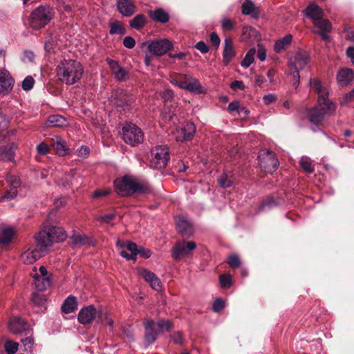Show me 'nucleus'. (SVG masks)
I'll return each instance as SVG.
<instances>
[{
	"instance_id": "nucleus-34",
	"label": "nucleus",
	"mask_w": 354,
	"mask_h": 354,
	"mask_svg": "<svg viewBox=\"0 0 354 354\" xmlns=\"http://www.w3.org/2000/svg\"><path fill=\"white\" fill-rule=\"evenodd\" d=\"M257 38L258 35L256 29L251 26L243 27L241 35L242 41L247 43H252L254 40L257 39Z\"/></svg>"
},
{
	"instance_id": "nucleus-5",
	"label": "nucleus",
	"mask_w": 354,
	"mask_h": 354,
	"mask_svg": "<svg viewBox=\"0 0 354 354\" xmlns=\"http://www.w3.org/2000/svg\"><path fill=\"white\" fill-rule=\"evenodd\" d=\"M310 60L308 53L302 50L297 51L292 54L289 59L288 68L292 76V84L295 88L299 84V71L303 70L308 64Z\"/></svg>"
},
{
	"instance_id": "nucleus-26",
	"label": "nucleus",
	"mask_w": 354,
	"mask_h": 354,
	"mask_svg": "<svg viewBox=\"0 0 354 354\" xmlns=\"http://www.w3.org/2000/svg\"><path fill=\"white\" fill-rule=\"evenodd\" d=\"M8 327L10 330L15 334L24 332L25 335H27L29 333L26 328V323L20 317H13L11 319L9 322Z\"/></svg>"
},
{
	"instance_id": "nucleus-13",
	"label": "nucleus",
	"mask_w": 354,
	"mask_h": 354,
	"mask_svg": "<svg viewBox=\"0 0 354 354\" xmlns=\"http://www.w3.org/2000/svg\"><path fill=\"white\" fill-rule=\"evenodd\" d=\"M196 132V127L192 122H185L179 128L172 131L176 141L183 142L191 140Z\"/></svg>"
},
{
	"instance_id": "nucleus-53",
	"label": "nucleus",
	"mask_w": 354,
	"mask_h": 354,
	"mask_svg": "<svg viewBox=\"0 0 354 354\" xmlns=\"http://www.w3.org/2000/svg\"><path fill=\"white\" fill-rule=\"evenodd\" d=\"M225 307V301L221 298L216 299L213 303L212 309L214 312L218 313Z\"/></svg>"
},
{
	"instance_id": "nucleus-17",
	"label": "nucleus",
	"mask_w": 354,
	"mask_h": 354,
	"mask_svg": "<svg viewBox=\"0 0 354 354\" xmlns=\"http://www.w3.org/2000/svg\"><path fill=\"white\" fill-rule=\"evenodd\" d=\"M15 80L10 72L4 68H0V95H6L13 88Z\"/></svg>"
},
{
	"instance_id": "nucleus-35",
	"label": "nucleus",
	"mask_w": 354,
	"mask_h": 354,
	"mask_svg": "<svg viewBox=\"0 0 354 354\" xmlns=\"http://www.w3.org/2000/svg\"><path fill=\"white\" fill-rule=\"evenodd\" d=\"M47 125L49 127H64L68 125L65 118L59 115H50L47 120Z\"/></svg>"
},
{
	"instance_id": "nucleus-44",
	"label": "nucleus",
	"mask_w": 354,
	"mask_h": 354,
	"mask_svg": "<svg viewBox=\"0 0 354 354\" xmlns=\"http://www.w3.org/2000/svg\"><path fill=\"white\" fill-rule=\"evenodd\" d=\"M19 344L8 340L5 344V351L7 354H15L18 350Z\"/></svg>"
},
{
	"instance_id": "nucleus-51",
	"label": "nucleus",
	"mask_w": 354,
	"mask_h": 354,
	"mask_svg": "<svg viewBox=\"0 0 354 354\" xmlns=\"http://www.w3.org/2000/svg\"><path fill=\"white\" fill-rule=\"evenodd\" d=\"M300 165L302 169L308 173H312L314 170L310 161L308 158H303L300 160Z\"/></svg>"
},
{
	"instance_id": "nucleus-14",
	"label": "nucleus",
	"mask_w": 354,
	"mask_h": 354,
	"mask_svg": "<svg viewBox=\"0 0 354 354\" xmlns=\"http://www.w3.org/2000/svg\"><path fill=\"white\" fill-rule=\"evenodd\" d=\"M144 44H147L150 53L158 56L165 54L172 48V43L167 39H157Z\"/></svg>"
},
{
	"instance_id": "nucleus-57",
	"label": "nucleus",
	"mask_w": 354,
	"mask_h": 354,
	"mask_svg": "<svg viewBox=\"0 0 354 354\" xmlns=\"http://www.w3.org/2000/svg\"><path fill=\"white\" fill-rule=\"evenodd\" d=\"M195 48L201 53H207L209 51V47L203 41H200L195 44Z\"/></svg>"
},
{
	"instance_id": "nucleus-39",
	"label": "nucleus",
	"mask_w": 354,
	"mask_h": 354,
	"mask_svg": "<svg viewBox=\"0 0 354 354\" xmlns=\"http://www.w3.org/2000/svg\"><path fill=\"white\" fill-rule=\"evenodd\" d=\"M255 55H256L255 48H252L250 49L247 52L243 59L241 61V65L245 68H248L254 62Z\"/></svg>"
},
{
	"instance_id": "nucleus-54",
	"label": "nucleus",
	"mask_w": 354,
	"mask_h": 354,
	"mask_svg": "<svg viewBox=\"0 0 354 354\" xmlns=\"http://www.w3.org/2000/svg\"><path fill=\"white\" fill-rule=\"evenodd\" d=\"M218 184L222 187H229L232 185V180L225 174H223L218 179Z\"/></svg>"
},
{
	"instance_id": "nucleus-33",
	"label": "nucleus",
	"mask_w": 354,
	"mask_h": 354,
	"mask_svg": "<svg viewBox=\"0 0 354 354\" xmlns=\"http://www.w3.org/2000/svg\"><path fill=\"white\" fill-rule=\"evenodd\" d=\"M77 308V301L75 297L68 296L62 305V310L64 313L68 314L74 312Z\"/></svg>"
},
{
	"instance_id": "nucleus-27",
	"label": "nucleus",
	"mask_w": 354,
	"mask_h": 354,
	"mask_svg": "<svg viewBox=\"0 0 354 354\" xmlns=\"http://www.w3.org/2000/svg\"><path fill=\"white\" fill-rule=\"evenodd\" d=\"M234 56L235 50L234 49L233 40L231 37H226L223 52V62L224 65L227 66Z\"/></svg>"
},
{
	"instance_id": "nucleus-25",
	"label": "nucleus",
	"mask_w": 354,
	"mask_h": 354,
	"mask_svg": "<svg viewBox=\"0 0 354 354\" xmlns=\"http://www.w3.org/2000/svg\"><path fill=\"white\" fill-rule=\"evenodd\" d=\"M118 11L124 17H130L136 12V6L133 0H118Z\"/></svg>"
},
{
	"instance_id": "nucleus-56",
	"label": "nucleus",
	"mask_w": 354,
	"mask_h": 354,
	"mask_svg": "<svg viewBox=\"0 0 354 354\" xmlns=\"http://www.w3.org/2000/svg\"><path fill=\"white\" fill-rule=\"evenodd\" d=\"M37 151L40 155H46L49 152L48 145L44 142H40L36 147Z\"/></svg>"
},
{
	"instance_id": "nucleus-16",
	"label": "nucleus",
	"mask_w": 354,
	"mask_h": 354,
	"mask_svg": "<svg viewBox=\"0 0 354 354\" xmlns=\"http://www.w3.org/2000/svg\"><path fill=\"white\" fill-rule=\"evenodd\" d=\"M138 274L149 284L153 290L158 292L162 290L160 279L154 272L142 268L138 270Z\"/></svg>"
},
{
	"instance_id": "nucleus-22",
	"label": "nucleus",
	"mask_w": 354,
	"mask_h": 354,
	"mask_svg": "<svg viewBox=\"0 0 354 354\" xmlns=\"http://www.w3.org/2000/svg\"><path fill=\"white\" fill-rule=\"evenodd\" d=\"M176 228L181 236L189 237L194 233L192 223L183 216H178L176 219Z\"/></svg>"
},
{
	"instance_id": "nucleus-40",
	"label": "nucleus",
	"mask_w": 354,
	"mask_h": 354,
	"mask_svg": "<svg viewBox=\"0 0 354 354\" xmlns=\"http://www.w3.org/2000/svg\"><path fill=\"white\" fill-rule=\"evenodd\" d=\"M71 239L75 245H84L86 243L93 245L91 241L84 234H74L71 236Z\"/></svg>"
},
{
	"instance_id": "nucleus-58",
	"label": "nucleus",
	"mask_w": 354,
	"mask_h": 354,
	"mask_svg": "<svg viewBox=\"0 0 354 354\" xmlns=\"http://www.w3.org/2000/svg\"><path fill=\"white\" fill-rule=\"evenodd\" d=\"M89 148L86 146L82 145L77 150V155L82 158H86L89 154Z\"/></svg>"
},
{
	"instance_id": "nucleus-50",
	"label": "nucleus",
	"mask_w": 354,
	"mask_h": 354,
	"mask_svg": "<svg viewBox=\"0 0 354 354\" xmlns=\"http://www.w3.org/2000/svg\"><path fill=\"white\" fill-rule=\"evenodd\" d=\"M170 338L176 344L183 345L185 342L183 335L180 331L174 332L170 335Z\"/></svg>"
},
{
	"instance_id": "nucleus-19",
	"label": "nucleus",
	"mask_w": 354,
	"mask_h": 354,
	"mask_svg": "<svg viewBox=\"0 0 354 354\" xmlns=\"http://www.w3.org/2000/svg\"><path fill=\"white\" fill-rule=\"evenodd\" d=\"M106 62L117 81L123 82L129 78V72L124 67L121 66L117 61L106 58Z\"/></svg>"
},
{
	"instance_id": "nucleus-7",
	"label": "nucleus",
	"mask_w": 354,
	"mask_h": 354,
	"mask_svg": "<svg viewBox=\"0 0 354 354\" xmlns=\"http://www.w3.org/2000/svg\"><path fill=\"white\" fill-rule=\"evenodd\" d=\"M169 159V147L167 145L156 146L151 150L149 166L153 169H163L166 167Z\"/></svg>"
},
{
	"instance_id": "nucleus-38",
	"label": "nucleus",
	"mask_w": 354,
	"mask_h": 354,
	"mask_svg": "<svg viewBox=\"0 0 354 354\" xmlns=\"http://www.w3.org/2000/svg\"><path fill=\"white\" fill-rule=\"evenodd\" d=\"M146 22V17L143 14H139L129 21V26L131 28L138 30L145 26Z\"/></svg>"
},
{
	"instance_id": "nucleus-36",
	"label": "nucleus",
	"mask_w": 354,
	"mask_h": 354,
	"mask_svg": "<svg viewBox=\"0 0 354 354\" xmlns=\"http://www.w3.org/2000/svg\"><path fill=\"white\" fill-rule=\"evenodd\" d=\"M279 165V161L275 153L267 150V172H273Z\"/></svg>"
},
{
	"instance_id": "nucleus-45",
	"label": "nucleus",
	"mask_w": 354,
	"mask_h": 354,
	"mask_svg": "<svg viewBox=\"0 0 354 354\" xmlns=\"http://www.w3.org/2000/svg\"><path fill=\"white\" fill-rule=\"evenodd\" d=\"M35 80L30 75L26 76L22 82L21 87L24 91H28L33 88Z\"/></svg>"
},
{
	"instance_id": "nucleus-61",
	"label": "nucleus",
	"mask_w": 354,
	"mask_h": 354,
	"mask_svg": "<svg viewBox=\"0 0 354 354\" xmlns=\"http://www.w3.org/2000/svg\"><path fill=\"white\" fill-rule=\"evenodd\" d=\"M210 41L213 46L218 48L220 45L221 39L218 35L216 32H213L210 34Z\"/></svg>"
},
{
	"instance_id": "nucleus-49",
	"label": "nucleus",
	"mask_w": 354,
	"mask_h": 354,
	"mask_svg": "<svg viewBox=\"0 0 354 354\" xmlns=\"http://www.w3.org/2000/svg\"><path fill=\"white\" fill-rule=\"evenodd\" d=\"M35 54L31 50H24L22 53L21 59L24 63H31L35 59Z\"/></svg>"
},
{
	"instance_id": "nucleus-21",
	"label": "nucleus",
	"mask_w": 354,
	"mask_h": 354,
	"mask_svg": "<svg viewBox=\"0 0 354 354\" xmlns=\"http://www.w3.org/2000/svg\"><path fill=\"white\" fill-rule=\"evenodd\" d=\"M145 340L147 345L155 342L158 337V331L156 328V322L152 319H148L145 322Z\"/></svg>"
},
{
	"instance_id": "nucleus-18",
	"label": "nucleus",
	"mask_w": 354,
	"mask_h": 354,
	"mask_svg": "<svg viewBox=\"0 0 354 354\" xmlns=\"http://www.w3.org/2000/svg\"><path fill=\"white\" fill-rule=\"evenodd\" d=\"M8 189L3 196V198L11 200L17 194V188L21 185L19 176L13 174H8L6 178Z\"/></svg>"
},
{
	"instance_id": "nucleus-48",
	"label": "nucleus",
	"mask_w": 354,
	"mask_h": 354,
	"mask_svg": "<svg viewBox=\"0 0 354 354\" xmlns=\"http://www.w3.org/2000/svg\"><path fill=\"white\" fill-rule=\"evenodd\" d=\"M221 286L224 288H230L232 285V277L229 274H221L219 277Z\"/></svg>"
},
{
	"instance_id": "nucleus-29",
	"label": "nucleus",
	"mask_w": 354,
	"mask_h": 354,
	"mask_svg": "<svg viewBox=\"0 0 354 354\" xmlns=\"http://www.w3.org/2000/svg\"><path fill=\"white\" fill-rule=\"evenodd\" d=\"M138 248L135 243L127 241L125 250H121L120 254L127 260H135L138 254Z\"/></svg>"
},
{
	"instance_id": "nucleus-6",
	"label": "nucleus",
	"mask_w": 354,
	"mask_h": 354,
	"mask_svg": "<svg viewBox=\"0 0 354 354\" xmlns=\"http://www.w3.org/2000/svg\"><path fill=\"white\" fill-rule=\"evenodd\" d=\"M53 9L48 5H42L33 10L30 15V26L39 30L44 27L53 18Z\"/></svg>"
},
{
	"instance_id": "nucleus-63",
	"label": "nucleus",
	"mask_w": 354,
	"mask_h": 354,
	"mask_svg": "<svg viewBox=\"0 0 354 354\" xmlns=\"http://www.w3.org/2000/svg\"><path fill=\"white\" fill-rule=\"evenodd\" d=\"M331 26H332L330 25L328 30H325L322 28H317L319 29V30H317V32L319 33L322 36V37L324 40H328L329 38L328 33L330 31Z\"/></svg>"
},
{
	"instance_id": "nucleus-24",
	"label": "nucleus",
	"mask_w": 354,
	"mask_h": 354,
	"mask_svg": "<svg viewBox=\"0 0 354 354\" xmlns=\"http://www.w3.org/2000/svg\"><path fill=\"white\" fill-rule=\"evenodd\" d=\"M354 80V72L351 68H341L337 75V80L339 85L346 86L351 84Z\"/></svg>"
},
{
	"instance_id": "nucleus-60",
	"label": "nucleus",
	"mask_w": 354,
	"mask_h": 354,
	"mask_svg": "<svg viewBox=\"0 0 354 354\" xmlns=\"http://www.w3.org/2000/svg\"><path fill=\"white\" fill-rule=\"evenodd\" d=\"M115 217V213H109L104 215L101 216L99 218V220L101 222L105 223H110L111 221Z\"/></svg>"
},
{
	"instance_id": "nucleus-23",
	"label": "nucleus",
	"mask_w": 354,
	"mask_h": 354,
	"mask_svg": "<svg viewBox=\"0 0 354 354\" xmlns=\"http://www.w3.org/2000/svg\"><path fill=\"white\" fill-rule=\"evenodd\" d=\"M97 316L96 309L93 306L82 308L78 313V320L81 324L91 323Z\"/></svg>"
},
{
	"instance_id": "nucleus-32",
	"label": "nucleus",
	"mask_w": 354,
	"mask_h": 354,
	"mask_svg": "<svg viewBox=\"0 0 354 354\" xmlns=\"http://www.w3.org/2000/svg\"><path fill=\"white\" fill-rule=\"evenodd\" d=\"M13 229L5 224H0V243L6 244L11 241L13 237Z\"/></svg>"
},
{
	"instance_id": "nucleus-59",
	"label": "nucleus",
	"mask_w": 354,
	"mask_h": 354,
	"mask_svg": "<svg viewBox=\"0 0 354 354\" xmlns=\"http://www.w3.org/2000/svg\"><path fill=\"white\" fill-rule=\"evenodd\" d=\"M230 86L234 91H236V90L243 91L245 89V85H244L243 82L242 81H239V80L232 82L230 84Z\"/></svg>"
},
{
	"instance_id": "nucleus-9",
	"label": "nucleus",
	"mask_w": 354,
	"mask_h": 354,
	"mask_svg": "<svg viewBox=\"0 0 354 354\" xmlns=\"http://www.w3.org/2000/svg\"><path fill=\"white\" fill-rule=\"evenodd\" d=\"M123 140L132 146L143 141L144 135L141 129L133 124H127L122 128Z\"/></svg>"
},
{
	"instance_id": "nucleus-37",
	"label": "nucleus",
	"mask_w": 354,
	"mask_h": 354,
	"mask_svg": "<svg viewBox=\"0 0 354 354\" xmlns=\"http://www.w3.org/2000/svg\"><path fill=\"white\" fill-rule=\"evenodd\" d=\"M53 147L59 156H65L68 151L65 141L59 136L55 137Z\"/></svg>"
},
{
	"instance_id": "nucleus-47",
	"label": "nucleus",
	"mask_w": 354,
	"mask_h": 354,
	"mask_svg": "<svg viewBox=\"0 0 354 354\" xmlns=\"http://www.w3.org/2000/svg\"><path fill=\"white\" fill-rule=\"evenodd\" d=\"M75 173V171L74 169H72L69 175L64 178H62L60 180L59 185H61L64 189H68L72 185V182L70 179V177H74Z\"/></svg>"
},
{
	"instance_id": "nucleus-64",
	"label": "nucleus",
	"mask_w": 354,
	"mask_h": 354,
	"mask_svg": "<svg viewBox=\"0 0 354 354\" xmlns=\"http://www.w3.org/2000/svg\"><path fill=\"white\" fill-rule=\"evenodd\" d=\"M21 342L26 348H30L33 344V338L31 336H29L21 339Z\"/></svg>"
},
{
	"instance_id": "nucleus-28",
	"label": "nucleus",
	"mask_w": 354,
	"mask_h": 354,
	"mask_svg": "<svg viewBox=\"0 0 354 354\" xmlns=\"http://www.w3.org/2000/svg\"><path fill=\"white\" fill-rule=\"evenodd\" d=\"M149 17L156 22L167 23L169 19V14L162 8H156L149 11Z\"/></svg>"
},
{
	"instance_id": "nucleus-3",
	"label": "nucleus",
	"mask_w": 354,
	"mask_h": 354,
	"mask_svg": "<svg viewBox=\"0 0 354 354\" xmlns=\"http://www.w3.org/2000/svg\"><path fill=\"white\" fill-rule=\"evenodd\" d=\"M115 192L120 196H129L134 194H149L153 191L151 186L147 182H138L130 176H124L114 181Z\"/></svg>"
},
{
	"instance_id": "nucleus-4",
	"label": "nucleus",
	"mask_w": 354,
	"mask_h": 354,
	"mask_svg": "<svg viewBox=\"0 0 354 354\" xmlns=\"http://www.w3.org/2000/svg\"><path fill=\"white\" fill-rule=\"evenodd\" d=\"M59 80L67 85H73L82 77L84 69L77 60L68 59L61 62L57 68Z\"/></svg>"
},
{
	"instance_id": "nucleus-43",
	"label": "nucleus",
	"mask_w": 354,
	"mask_h": 354,
	"mask_svg": "<svg viewBox=\"0 0 354 354\" xmlns=\"http://www.w3.org/2000/svg\"><path fill=\"white\" fill-rule=\"evenodd\" d=\"M109 33L111 35H123L125 33V28L119 22L115 21L110 25Z\"/></svg>"
},
{
	"instance_id": "nucleus-52",
	"label": "nucleus",
	"mask_w": 354,
	"mask_h": 354,
	"mask_svg": "<svg viewBox=\"0 0 354 354\" xmlns=\"http://www.w3.org/2000/svg\"><path fill=\"white\" fill-rule=\"evenodd\" d=\"M221 23V27L224 31H230L234 28V24L229 19H223Z\"/></svg>"
},
{
	"instance_id": "nucleus-41",
	"label": "nucleus",
	"mask_w": 354,
	"mask_h": 354,
	"mask_svg": "<svg viewBox=\"0 0 354 354\" xmlns=\"http://www.w3.org/2000/svg\"><path fill=\"white\" fill-rule=\"evenodd\" d=\"M99 321L110 327L112 330L113 328V320L111 317L110 315L106 311H102L99 315Z\"/></svg>"
},
{
	"instance_id": "nucleus-10",
	"label": "nucleus",
	"mask_w": 354,
	"mask_h": 354,
	"mask_svg": "<svg viewBox=\"0 0 354 354\" xmlns=\"http://www.w3.org/2000/svg\"><path fill=\"white\" fill-rule=\"evenodd\" d=\"M131 97L123 89L115 91L109 97L110 103L115 106L118 111L129 110L131 106Z\"/></svg>"
},
{
	"instance_id": "nucleus-42",
	"label": "nucleus",
	"mask_w": 354,
	"mask_h": 354,
	"mask_svg": "<svg viewBox=\"0 0 354 354\" xmlns=\"http://www.w3.org/2000/svg\"><path fill=\"white\" fill-rule=\"evenodd\" d=\"M173 327L172 323L169 320L160 319L156 322V328L160 332L167 331Z\"/></svg>"
},
{
	"instance_id": "nucleus-8",
	"label": "nucleus",
	"mask_w": 354,
	"mask_h": 354,
	"mask_svg": "<svg viewBox=\"0 0 354 354\" xmlns=\"http://www.w3.org/2000/svg\"><path fill=\"white\" fill-rule=\"evenodd\" d=\"M305 15L311 19L314 26L316 28H322L328 30L330 26V22L323 18L324 10L317 4L310 3L304 10Z\"/></svg>"
},
{
	"instance_id": "nucleus-2",
	"label": "nucleus",
	"mask_w": 354,
	"mask_h": 354,
	"mask_svg": "<svg viewBox=\"0 0 354 354\" xmlns=\"http://www.w3.org/2000/svg\"><path fill=\"white\" fill-rule=\"evenodd\" d=\"M310 88L318 94L317 105L306 110V115L310 123L319 125L326 115H332L336 110V105L328 98V89L317 80H310Z\"/></svg>"
},
{
	"instance_id": "nucleus-31",
	"label": "nucleus",
	"mask_w": 354,
	"mask_h": 354,
	"mask_svg": "<svg viewBox=\"0 0 354 354\" xmlns=\"http://www.w3.org/2000/svg\"><path fill=\"white\" fill-rule=\"evenodd\" d=\"M292 36L291 34H288L286 36L277 39L274 46V50L277 53H280L286 49L292 43Z\"/></svg>"
},
{
	"instance_id": "nucleus-11",
	"label": "nucleus",
	"mask_w": 354,
	"mask_h": 354,
	"mask_svg": "<svg viewBox=\"0 0 354 354\" xmlns=\"http://www.w3.org/2000/svg\"><path fill=\"white\" fill-rule=\"evenodd\" d=\"M30 274L33 279L35 287L38 291H43L50 286V279L44 266H40L39 270L34 267Z\"/></svg>"
},
{
	"instance_id": "nucleus-55",
	"label": "nucleus",
	"mask_w": 354,
	"mask_h": 354,
	"mask_svg": "<svg viewBox=\"0 0 354 354\" xmlns=\"http://www.w3.org/2000/svg\"><path fill=\"white\" fill-rule=\"evenodd\" d=\"M123 45L129 49H132L136 45L135 39L131 36H127L123 39Z\"/></svg>"
},
{
	"instance_id": "nucleus-1",
	"label": "nucleus",
	"mask_w": 354,
	"mask_h": 354,
	"mask_svg": "<svg viewBox=\"0 0 354 354\" xmlns=\"http://www.w3.org/2000/svg\"><path fill=\"white\" fill-rule=\"evenodd\" d=\"M66 237V233L62 227L55 226L44 227L35 237L36 245L29 248L21 254V261L25 264L35 263L54 242L63 241Z\"/></svg>"
},
{
	"instance_id": "nucleus-12",
	"label": "nucleus",
	"mask_w": 354,
	"mask_h": 354,
	"mask_svg": "<svg viewBox=\"0 0 354 354\" xmlns=\"http://www.w3.org/2000/svg\"><path fill=\"white\" fill-rule=\"evenodd\" d=\"M196 247V245L194 241H178L172 248V257L175 260H180L189 255Z\"/></svg>"
},
{
	"instance_id": "nucleus-30",
	"label": "nucleus",
	"mask_w": 354,
	"mask_h": 354,
	"mask_svg": "<svg viewBox=\"0 0 354 354\" xmlns=\"http://www.w3.org/2000/svg\"><path fill=\"white\" fill-rule=\"evenodd\" d=\"M241 12L243 15H249L252 18H257L259 14L258 8L252 0L244 1L241 6Z\"/></svg>"
},
{
	"instance_id": "nucleus-15",
	"label": "nucleus",
	"mask_w": 354,
	"mask_h": 354,
	"mask_svg": "<svg viewBox=\"0 0 354 354\" xmlns=\"http://www.w3.org/2000/svg\"><path fill=\"white\" fill-rule=\"evenodd\" d=\"M179 88L189 92L203 93L205 91L199 81L193 76L186 75L180 80Z\"/></svg>"
},
{
	"instance_id": "nucleus-20",
	"label": "nucleus",
	"mask_w": 354,
	"mask_h": 354,
	"mask_svg": "<svg viewBox=\"0 0 354 354\" xmlns=\"http://www.w3.org/2000/svg\"><path fill=\"white\" fill-rule=\"evenodd\" d=\"M17 149V145L15 142L0 146V161L13 162Z\"/></svg>"
},
{
	"instance_id": "nucleus-46",
	"label": "nucleus",
	"mask_w": 354,
	"mask_h": 354,
	"mask_svg": "<svg viewBox=\"0 0 354 354\" xmlns=\"http://www.w3.org/2000/svg\"><path fill=\"white\" fill-rule=\"evenodd\" d=\"M227 263L232 268H237L241 266V260L237 254H233L229 256Z\"/></svg>"
},
{
	"instance_id": "nucleus-62",
	"label": "nucleus",
	"mask_w": 354,
	"mask_h": 354,
	"mask_svg": "<svg viewBox=\"0 0 354 354\" xmlns=\"http://www.w3.org/2000/svg\"><path fill=\"white\" fill-rule=\"evenodd\" d=\"M138 254H139L143 258L148 259L151 257V252L149 249L140 247L138 248Z\"/></svg>"
}]
</instances>
